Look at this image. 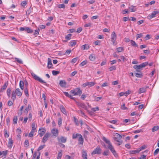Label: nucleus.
Instances as JSON below:
<instances>
[{
	"label": "nucleus",
	"mask_w": 159,
	"mask_h": 159,
	"mask_svg": "<svg viewBox=\"0 0 159 159\" xmlns=\"http://www.w3.org/2000/svg\"><path fill=\"white\" fill-rule=\"evenodd\" d=\"M122 136L121 135L117 133H115L114 134V139L118 143L117 144L118 146L120 145L122 143L121 140Z\"/></svg>",
	"instance_id": "1"
},
{
	"label": "nucleus",
	"mask_w": 159,
	"mask_h": 159,
	"mask_svg": "<svg viewBox=\"0 0 159 159\" xmlns=\"http://www.w3.org/2000/svg\"><path fill=\"white\" fill-rule=\"evenodd\" d=\"M70 93L73 94L74 96H80L82 93V91L80 90V88H77L70 91Z\"/></svg>",
	"instance_id": "2"
},
{
	"label": "nucleus",
	"mask_w": 159,
	"mask_h": 159,
	"mask_svg": "<svg viewBox=\"0 0 159 159\" xmlns=\"http://www.w3.org/2000/svg\"><path fill=\"white\" fill-rule=\"evenodd\" d=\"M102 150L99 146H98L92 152V155L96 154H99L101 153Z\"/></svg>",
	"instance_id": "3"
},
{
	"label": "nucleus",
	"mask_w": 159,
	"mask_h": 159,
	"mask_svg": "<svg viewBox=\"0 0 159 159\" xmlns=\"http://www.w3.org/2000/svg\"><path fill=\"white\" fill-rule=\"evenodd\" d=\"M32 75L34 77V79L39 81V82L41 83H46L44 81L41 79L40 77L37 76L36 75H35L34 73L32 72L31 73Z\"/></svg>",
	"instance_id": "4"
},
{
	"label": "nucleus",
	"mask_w": 159,
	"mask_h": 159,
	"mask_svg": "<svg viewBox=\"0 0 159 159\" xmlns=\"http://www.w3.org/2000/svg\"><path fill=\"white\" fill-rule=\"evenodd\" d=\"M20 30L21 31H25L29 33H32L33 32V30L28 27H20Z\"/></svg>",
	"instance_id": "5"
},
{
	"label": "nucleus",
	"mask_w": 159,
	"mask_h": 159,
	"mask_svg": "<svg viewBox=\"0 0 159 159\" xmlns=\"http://www.w3.org/2000/svg\"><path fill=\"white\" fill-rule=\"evenodd\" d=\"M107 147L115 157L117 156V154L116 153L115 150L114 149V147L112 145V144H110V145L109 146H108Z\"/></svg>",
	"instance_id": "6"
},
{
	"label": "nucleus",
	"mask_w": 159,
	"mask_h": 159,
	"mask_svg": "<svg viewBox=\"0 0 159 159\" xmlns=\"http://www.w3.org/2000/svg\"><path fill=\"white\" fill-rule=\"evenodd\" d=\"M111 37V41L112 42L113 44H114L116 39V35L114 31L112 32Z\"/></svg>",
	"instance_id": "7"
},
{
	"label": "nucleus",
	"mask_w": 159,
	"mask_h": 159,
	"mask_svg": "<svg viewBox=\"0 0 159 159\" xmlns=\"http://www.w3.org/2000/svg\"><path fill=\"white\" fill-rule=\"evenodd\" d=\"M50 136V133H47L45 134L43 137L42 140V142L43 143H45L47 141Z\"/></svg>",
	"instance_id": "8"
},
{
	"label": "nucleus",
	"mask_w": 159,
	"mask_h": 159,
	"mask_svg": "<svg viewBox=\"0 0 159 159\" xmlns=\"http://www.w3.org/2000/svg\"><path fill=\"white\" fill-rule=\"evenodd\" d=\"M76 103L79 107L84 108L85 110L87 109V107L84 103L79 102H76Z\"/></svg>",
	"instance_id": "9"
},
{
	"label": "nucleus",
	"mask_w": 159,
	"mask_h": 159,
	"mask_svg": "<svg viewBox=\"0 0 159 159\" xmlns=\"http://www.w3.org/2000/svg\"><path fill=\"white\" fill-rule=\"evenodd\" d=\"M158 12L157 11H154L152 12V13L149 15L148 16V19H151L156 16V15L158 13Z\"/></svg>",
	"instance_id": "10"
},
{
	"label": "nucleus",
	"mask_w": 159,
	"mask_h": 159,
	"mask_svg": "<svg viewBox=\"0 0 159 159\" xmlns=\"http://www.w3.org/2000/svg\"><path fill=\"white\" fill-rule=\"evenodd\" d=\"M46 130L44 128H41L39 130V134L40 137H42L45 133Z\"/></svg>",
	"instance_id": "11"
},
{
	"label": "nucleus",
	"mask_w": 159,
	"mask_h": 159,
	"mask_svg": "<svg viewBox=\"0 0 159 159\" xmlns=\"http://www.w3.org/2000/svg\"><path fill=\"white\" fill-rule=\"evenodd\" d=\"M57 139L59 142L64 143L66 142L67 138L63 136H61L60 138L58 137Z\"/></svg>",
	"instance_id": "12"
},
{
	"label": "nucleus",
	"mask_w": 159,
	"mask_h": 159,
	"mask_svg": "<svg viewBox=\"0 0 159 159\" xmlns=\"http://www.w3.org/2000/svg\"><path fill=\"white\" fill-rule=\"evenodd\" d=\"M51 133L55 136H57L58 134V130L57 129H53L51 130Z\"/></svg>",
	"instance_id": "13"
},
{
	"label": "nucleus",
	"mask_w": 159,
	"mask_h": 159,
	"mask_svg": "<svg viewBox=\"0 0 159 159\" xmlns=\"http://www.w3.org/2000/svg\"><path fill=\"white\" fill-rule=\"evenodd\" d=\"M59 84L61 87H66V82L65 80H61L60 81Z\"/></svg>",
	"instance_id": "14"
},
{
	"label": "nucleus",
	"mask_w": 159,
	"mask_h": 159,
	"mask_svg": "<svg viewBox=\"0 0 159 159\" xmlns=\"http://www.w3.org/2000/svg\"><path fill=\"white\" fill-rule=\"evenodd\" d=\"M78 141L79 144L81 145H83L84 140L83 138L82 137V136L81 134L78 138Z\"/></svg>",
	"instance_id": "15"
},
{
	"label": "nucleus",
	"mask_w": 159,
	"mask_h": 159,
	"mask_svg": "<svg viewBox=\"0 0 159 159\" xmlns=\"http://www.w3.org/2000/svg\"><path fill=\"white\" fill-rule=\"evenodd\" d=\"M82 157L83 159H88L87 153L84 150H82Z\"/></svg>",
	"instance_id": "16"
},
{
	"label": "nucleus",
	"mask_w": 159,
	"mask_h": 159,
	"mask_svg": "<svg viewBox=\"0 0 159 159\" xmlns=\"http://www.w3.org/2000/svg\"><path fill=\"white\" fill-rule=\"evenodd\" d=\"M8 85V82H5L4 83L2 87L0 90V92H3V90H5L7 88Z\"/></svg>",
	"instance_id": "17"
},
{
	"label": "nucleus",
	"mask_w": 159,
	"mask_h": 159,
	"mask_svg": "<svg viewBox=\"0 0 159 159\" xmlns=\"http://www.w3.org/2000/svg\"><path fill=\"white\" fill-rule=\"evenodd\" d=\"M17 95L20 97H21L22 95V93L21 92L19 88L16 89L15 92Z\"/></svg>",
	"instance_id": "18"
},
{
	"label": "nucleus",
	"mask_w": 159,
	"mask_h": 159,
	"mask_svg": "<svg viewBox=\"0 0 159 159\" xmlns=\"http://www.w3.org/2000/svg\"><path fill=\"white\" fill-rule=\"evenodd\" d=\"M52 61L51 59L48 58V67L50 69L52 68Z\"/></svg>",
	"instance_id": "19"
},
{
	"label": "nucleus",
	"mask_w": 159,
	"mask_h": 159,
	"mask_svg": "<svg viewBox=\"0 0 159 159\" xmlns=\"http://www.w3.org/2000/svg\"><path fill=\"white\" fill-rule=\"evenodd\" d=\"M60 109L61 111L64 114H66V109L64 106L61 105L60 106Z\"/></svg>",
	"instance_id": "20"
},
{
	"label": "nucleus",
	"mask_w": 159,
	"mask_h": 159,
	"mask_svg": "<svg viewBox=\"0 0 159 159\" xmlns=\"http://www.w3.org/2000/svg\"><path fill=\"white\" fill-rule=\"evenodd\" d=\"M102 139L108 145V146H109L110 145V144H111V143L110 141L106 139L105 137H103Z\"/></svg>",
	"instance_id": "21"
},
{
	"label": "nucleus",
	"mask_w": 159,
	"mask_h": 159,
	"mask_svg": "<svg viewBox=\"0 0 159 159\" xmlns=\"http://www.w3.org/2000/svg\"><path fill=\"white\" fill-rule=\"evenodd\" d=\"M77 42L76 40L71 41L69 43V46L71 47L75 46Z\"/></svg>",
	"instance_id": "22"
},
{
	"label": "nucleus",
	"mask_w": 159,
	"mask_h": 159,
	"mask_svg": "<svg viewBox=\"0 0 159 159\" xmlns=\"http://www.w3.org/2000/svg\"><path fill=\"white\" fill-rule=\"evenodd\" d=\"M89 58L91 61H94L95 60V55L94 54H91L89 57Z\"/></svg>",
	"instance_id": "23"
},
{
	"label": "nucleus",
	"mask_w": 159,
	"mask_h": 159,
	"mask_svg": "<svg viewBox=\"0 0 159 159\" xmlns=\"http://www.w3.org/2000/svg\"><path fill=\"white\" fill-rule=\"evenodd\" d=\"M13 144V141L11 139H9L8 143V147L11 148Z\"/></svg>",
	"instance_id": "24"
},
{
	"label": "nucleus",
	"mask_w": 159,
	"mask_h": 159,
	"mask_svg": "<svg viewBox=\"0 0 159 159\" xmlns=\"http://www.w3.org/2000/svg\"><path fill=\"white\" fill-rule=\"evenodd\" d=\"M89 48V47L88 44H85L84 45H82L81 46V48L82 49H88Z\"/></svg>",
	"instance_id": "25"
},
{
	"label": "nucleus",
	"mask_w": 159,
	"mask_h": 159,
	"mask_svg": "<svg viewBox=\"0 0 159 159\" xmlns=\"http://www.w3.org/2000/svg\"><path fill=\"white\" fill-rule=\"evenodd\" d=\"M24 82L23 81L20 80L19 83V86L21 90L24 89Z\"/></svg>",
	"instance_id": "26"
},
{
	"label": "nucleus",
	"mask_w": 159,
	"mask_h": 159,
	"mask_svg": "<svg viewBox=\"0 0 159 159\" xmlns=\"http://www.w3.org/2000/svg\"><path fill=\"white\" fill-rule=\"evenodd\" d=\"M81 135V134L77 133L76 134H73L72 135V139H76L77 138H78Z\"/></svg>",
	"instance_id": "27"
},
{
	"label": "nucleus",
	"mask_w": 159,
	"mask_h": 159,
	"mask_svg": "<svg viewBox=\"0 0 159 159\" xmlns=\"http://www.w3.org/2000/svg\"><path fill=\"white\" fill-rule=\"evenodd\" d=\"M129 10L132 12H134L136 11V8L135 6H131L129 7Z\"/></svg>",
	"instance_id": "28"
},
{
	"label": "nucleus",
	"mask_w": 159,
	"mask_h": 159,
	"mask_svg": "<svg viewBox=\"0 0 159 159\" xmlns=\"http://www.w3.org/2000/svg\"><path fill=\"white\" fill-rule=\"evenodd\" d=\"M130 42L131 43V45L134 47H138V45L133 40H130Z\"/></svg>",
	"instance_id": "29"
},
{
	"label": "nucleus",
	"mask_w": 159,
	"mask_h": 159,
	"mask_svg": "<svg viewBox=\"0 0 159 159\" xmlns=\"http://www.w3.org/2000/svg\"><path fill=\"white\" fill-rule=\"evenodd\" d=\"M123 50V47H120L116 49V52H122Z\"/></svg>",
	"instance_id": "30"
},
{
	"label": "nucleus",
	"mask_w": 159,
	"mask_h": 159,
	"mask_svg": "<svg viewBox=\"0 0 159 159\" xmlns=\"http://www.w3.org/2000/svg\"><path fill=\"white\" fill-rule=\"evenodd\" d=\"M139 152V149H137L136 150H132L130 151V153L131 154H136V153H138Z\"/></svg>",
	"instance_id": "31"
},
{
	"label": "nucleus",
	"mask_w": 159,
	"mask_h": 159,
	"mask_svg": "<svg viewBox=\"0 0 159 159\" xmlns=\"http://www.w3.org/2000/svg\"><path fill=\"white\" fill-rule=\"evenodd\" d=\"M11 89L10 88H8L7 89V93L8 97L9 98H10V96Z\"/></svg>",
	"instance_id": "32"
},
{
	"label": "nucleus",
	"mask_w": 159,
	"mask_h": 159,
	"mask_svg": "<svg viewBox=\"0 0 159 159\" xmlns=\"http://www.w3.org/2000/svg\"><path fill=\"white\" fill-rule=\"evenodd\" d=\"M159 129V126H154L152 129V131L154 132L157 131Z\"/></svg>",
	"instance_id": "33"
},
{
	"label": "nucleus",
	"mask_w": 159,
	"mask_h": 159,
	"mask_svg": "<svg viewBox=\"0 0 159 159\" xmlns=\"http://www.w3.org/2000/svg\"><path fill=\"white\" fill-rule=\"evenodd\" d=\"M15 93H16L14 91H13L12 93L11 98L13 100H14L16 99V95Z\"/></svg>",
	"instance_id": "34"
},
{
	"label": "nucleus",
	"mask_w": 159,
	"mask_h": 159,
	"mask_svg": "<svg viewBox=\"0 0 159 159\" xmlns=\"http://www.w3.org/2000/svg\"><path fill=\"white\" fill-rule=\"evenodd\" d=\"M146 91V89L144 88H140L139 89V93H141L144 92Z\"/></svg>",
	"instance_id": "35"
},
{
	"label": "nucleus",
	"mask_w": 159,
	"mask_h": 159,
	"mask_svg": "<svg viewBox=\"0 0 159 159\" xmlns=\"http://www.w3.org/2000/svg\"><path fill=\"white\" fill-rule=\"evenodd\" d=\"M32 127V130H33V131H35L36 130V127H35V125L34 123H33L31 125Z\"/></svg>",
	"instance_id": "36"
},
{
	"label": "nucleus",
	"mask_w": 159,
	"mask_h": 159,
	"mask_svg": "<svg viewBox=\"0 0 159 159\" xmlns=\"http://www.w3.org/2000/svg\"><path fill=\"white\" fill-rule=\"evenodd\" d=\"M71 34H69L66 35L65 37V39L67 40H70L71 39V37L72 36Z\"/></svg>",
	"instance_id": "37"
},
{
	"label": "nucleus",
	"mask_w": 159,
	"mask_h": 159,
	"mask_svg": "<svg viewBox=\"0 0 159 159\" xmlns=\"http://www.w3.org/2000/svg\"><path fill=\"white\" fill-rule=\"evenodd\" d=\"M135 76L137 77H142V73L141 72H140L139 73H136L135 74Z\"/></svg>",
	"instance_id": "38"
},
{
	"label": "nucleus",
	"mask_w": 159,
	"mask_h": 159,
	"mask_svg": "<svg viewBox=\"0 0 159 159\" xmlns=\"http://www.w3.org/2000/svg\"><path fill=\"white\" fill-rule=\"evenodd\" d=\"M134 68L136 70H139L142 68L140 65H135L134 66Z\"/></svg>",
	"instance_id": "39"
},
{
	"label": "nucleus",
	"mask_w": 159,
	"mask_h": 159,
	"mask_svg": "<svg viewBox=\"0 0 159 159\" xmlns=\"http://www.w3.org/2000/svg\"><path fill=\"white\" fill-rule=\"evenodd\" d=\"M17 116H15L14 117L13 119V123L16 124L17 123Z\"/></svg>",
	"instance_id": "40"
},
{
	"label": "nucleus",
	"mask_w": 159,
	"mask_h": 159,
	"mask_svg": "<svg viewBox=\"0 0 159 159\" xmlns=\"http://www.w3.org/2000/svg\"><path fill=\"white\" fill-rule=\"evenodd\" d=\"M52 75H56L57 74H59V71H55L54 70H53L52 72Z\"/></svg>",
	"instance_id": "41"
},
{
	"label": "nucleus",
	"mask_w": 159,
	"mask_h": 159,
	"mask_svg": "<svg viewBox=\"0 0 159 159\" xmlns=\"http://www.w3.org/2000/svg\"><path fill=\"white\" fill-rule=\"evenodd\" d=\"M116 69V66H112L109 68V70L111 71L113 70H115Z\"/></svg>",
	"instance_id": "42"
},
{
	"label": "nucleus",
	"mask_w": 159,
	"mask_h": 159,
	"mask_svg": "<svg viewBox=\"0 0 159 159\" xmlns=\"http://www.w3.org/2000/svg\"><path fill=\"white\" fill-rule=\"evenodd\" d=\"M24 92L26 96H29V94L28 93L27 88H25L24 90Z\"/></svg>",
	"instance_id": "43"
},
{
	"label": "nucleus",
	"mask_w": 159,
	"mask_h": 159,
	"mask_svg": "<svg viewBox=\"0 0 159 159\" xmlns=\"http://www.w3.org/2000/svg\"><path fill=\"white\" fill-rule=\"evenodd\" d=\"M95 84V83L94 82H88V86L89 87L93 86Z\"/></svg>",
	"instance_id": "44"
},
{
	"label": "nucleus",
	"mask_w": 159,
	"mask_h": 159,
	"mask_svg": "<svg viewBox=\"0 0 159 159\" xmlns=\"http://www.w3.org/2000/svg\"><path fill=\"white\" fill-rule=\"evenodd\" d=\"M25 147H28L29 146V141L27 139L25 140Z\"/></svg>",
	"instance_id": "45"
},
{
	"label": "nucleus",
	"mask_w": 159,
	"mask_h": 159,
	"mask_svg": "<svg viewBox=\"0 0 159 159\" xmlns=\"http://www.w3.org/2000/svg\"><path fill=\"white\" fill-rule=\"evenodd\" d=\"M73 118L74 122L77 125H79V122L78 120L75 117H74Z\"/></svg>",
	"instance_id": "46"
},
{
	"label": "nucleus",
	"mask_w": 159,
	"mask_h": 159,
	"mask_svg": "<svg viewBox=\"0 0 159 159\" xmlns=\"http://www.w3.org/2000/svg\"><path fill=\"white\" fill-rule=\"evenodd\" d=\"M148 62H145L142 63V64H140V65L142 68H143L145 67L146 66L148 65Z\"/></svg>",
	"instance_id": "47"
},
{
	"label": "nucleus",
	"mask_w": 159,
	"mask_h": 159,
	"mask_svg": "<svg viewBox=\"0 0 159 159\" xmlns=\"http://www.w3.org/2000/svg\"><path fill=\"white\" fill-rule=\"evenodd\" d=\"M31 107L30 105H28V107H26L25 109V111L27 112L28 111L31 109Z\"/></svg>",
	"instance_id": "48"
},
{
	"label": "nucleus",
	"mask_w": 159,
	"mask_h": 159,
	"mask_svg": "<svg viewBox=\"0 0 159 159\" xmlns=\"http://www.w3.org/2000/svg\"><path fill=\"white\" fill-rule=\"evenodd\" d=\"M4 136L6 138H8L9 137V134L7 133V130L5 129L4 130Z\"/></svg>",
	"instance_id": "49"
},
{
	"label": "nucleus",
	"mask_w": 159,
	"mask_h": 159,
	"mask_svg": "<svg viewBox=\"0 0 159 159\" xmlns=\"http://www.w3.org/2000/svg\"><path fill=\"white\" fill-rule=\"evenodd\" d=\"M87 63V61L86 60L84 61L80 64V66H83L86 64Z\"/></svg>",
	"instance_id": "50"
},
{
	"label": "nucleus",
	"mask_w": 159,
	"mask_h": 159,
	"mask_svg": "<svg viewBox=\"0 0 159 159\" xmlns=\"http://www.w3.org/2000/svg\"><path fill=\"white\" fill-rule=\"evenodd\" d=\"M15 59L19 63L23 64V61L20 59L17 58H15Z\"/></svg>",
	"instance_id": "51"
},
{
	"label": "nucleus",
	"mask_w": 159,
	"mask_h": 159,
	"mask_svg": "<svg viewBox=\"0 0 159 159\" xmlns=\"http://www.w3.org/2000/svg\"><path fill=\"white\" fill-rule=\"evenodd\" d=\"M27 4V2L25 1H24L21 2V5L23 7H25Z\"/></svg>",
	"instance_id": "52"
},
{
	"label": "nucleus",
	"mask_w": 159,
	"mask_h": 159,
	"mask_svg": "<svg viewBox=\"0 0 159 159\" xmlns=\"http://www.w3.org/2000/svg\"><path fill=\"white\" fill-rule=\"evenodd\" d=\"M143 36V34L142 33L137 34L136 39H138L139 38H141Z\"/></svg>",
	"instance_id": "53"
},
{
	"label": "nucleus",
	"mask_w": 159,
	"mask_h": 159,
	"mask_svg": "<svg viewBox=\"0 0 159 159\" xmlns=\"http://www.w3.org/2000/svg\"><path fill=\"white\" fill-rule=\"evenodd\" d=\"M88 133L89 132L87 130H85L84 131V136L85 138L87 137V135L88 134Z\"/></svg>",
	"instance_id": "54"
},
{
	"label": "nucleus",
	"mask_w": 159,
	"mask_h": 159,
	"mask_svg": "<svg viewBox=\"0 0 159 159\" xmlns=\"http://www.w3.org/2000/svg\"><path fill=\"white\" fill-rule=\"evenodd\" d=\"M39 29L38 30H35V32L34 34V35L37 36L39 34Z\"/></svg>",
	"instance_id": "55"
},
{
	"label": "nucleus",
	"mask_w": 159,
	"mask_h": 159,
	"mask_svg": "<svg viewBox=\"0 0 159 159\" xmlns=\"http://www.w3.org/2000/svg\"><path fill=\"white\" fill-rule=\"evenodd\" d=\"M62 124V119L61 118H60L58 120V125L59 126L61 125Z\"/></svg>",
	"instance_id": "56"
},
{
	"label": "nucleus",
	"mask_w": 159,
	"mask_h": 159,
	"mask_svg": "<svg viewBox=\"0 0 159 159\" xmlns=\"http://www.w3.org/2000/svg\"><path fill=\"white\" fill-rule=\"evenodd\" d=\"M145 148H146V146L145 145H143V146L142 147H140V148H139L138 149H139V152H140L141 151L145 149Z\"/></svg>",
	"instance_id": "57"
},
{
	"label": "nucleus",
	"mask_w": 159,
	"mask_h": 159,
	"mask_svg": "<svg viewBox=\"0 0 159 159\" xmlns=\"http://www.w3.org/2000/svg\"><path fill=\"white\" fill-rule=\"evenodd\" d=\"M62 156V153L61 152H60L58 153V156L57 158H58V159H61Z\"/></svg>",
	"instance_id": "58"
},
{
	"label": "nucleus",
	"mask_w": 159,
	"mask_h": 159,
	"mask_svg": "<svg viewBox=\"0 0 159 159\" xmlns=\"http://www.w3.org/2000/svg\"><path fill=\"white\" fill-rule=\"evenodd\" d=\"M58 7L59 8H64L65 7V5L64 4H59L58 6Z\"/></svg>",
	"instance_id": "59"
},
{
	"label": "nucleus",
	"mask_w": 159,
	"mask_h": 159,
	"mask_svg": "<svg viewBox=\"0 0 159 159\" xmlns=\"http://www.w3.org/2000/svg\"><path fill=\"white\" fill-rule=\"evenodd\" d=\"M65 158L66 159H74L73 157H71L70 156L68 155H66L65 156Z\"/></svg>",
	"instance_id": "60"
},
{
	"label": "nucleus",
	"mask_w": 159,
	"mask_h": 159,
	"mask_svg": "<svg viewBox=\"0 0 159 159\" xmlns=\"http://www.w3.org/2000/svg\"><path fill=\"white\" fill-rule=\"evenodd\" d=\"M34 131H33V130H31L30 132V133L29 134V136L30 137H32L34 135Z\"/></svg>",
	"instance_id": "61"
},
{
	"label": "nucleus",
	"mask_w": 159,
	"mask_h": 159,
	"mask_svg": "<svg viewBox=\"0 0 159 159\" xmlns=\"http://www.w3.org/2000/svg\"><path fill=\"white\" fill-rule=\"evenodd\" d=\"M82 29L81 27H79L78 28L76 31V32L77 33H80L82 30Z\"/></svg>",
	"instance_id": "62"
},
{
	"label": "nucleus",
	"mask_w": 159,
	"mask_h": 159,
	"mask_svg": "<svg viewBox=\"0 0 159 159\" xmlns=\"http://www.w3.org/2000/svg\"><path fill=\"white\" fill-rule=\"evenodd\" d=\"M78 59V57H75L71 61V62L73 63H75L77 61Z\"/></svg>",
	"instance_id": "63"
},
{
	"label": "nucleus",
	"mask_w": 159,
	"mask_h": 159,
	"mask_svg": "<svg viewBox=\"0 0 159 159\" xmlns=\"http://www.w3.org/2000/svg\"><path fill=\"white\" fill-rule=\"evenodd\" d=\"M159 152V148H157L154 152V155H157Z\"/></svg>",
	"instance_id": "64"
}]
</instances>
